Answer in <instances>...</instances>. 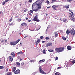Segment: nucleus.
<instances>
[{
  "label": "nucleus",
  "instance_id": "1",
  "mask_svg": "<svg viewBox=\"0 0 75 75\" xmlns=\"http://www.w3.org/2000/svg\"><path fill=\"white\" fill-rule=\"evenodd\" d=\"M42 1L41 0H38L34 3L32 6V9L34 11L36 12L41 8V4Z\"/></svg>",
  "mask_w": 75,
  "mask_h": 75
},
{
  "label": "nucleus",
  "instance_id": "2",
  "mask_svg": "<svg viewBox=\"0 0 75 75\" xmlns=\"http://www.w3.org/2000/svg\"><path fill=\"white\" fill-rule=\"evenodd\" d=\"M64 49L65 48L64 47H56L55 48V52H58V53L61 52H62V51H64Z\"/></svg>",
  "mask_w": 75,
  "mask_h": 75
},
{
  "label": "nucleus",
  "instance_id": "3",
  "mask_svg": "<svg viewBox=\"0 0 75 75\" xmlns=\"http://www.w3.org/2000/svg\"><path fill=\"white\" fill-rule=\"evenodd\" d=\"M71 13H69V18L72 21H75V18H74V13H73V12H71Z\"/></svg>",
  "mask_w": 75,
  "mask_h": 75
},
{
  "label": "nucleus",
  "instance_id": "4",
  "mask_svg": "<svg viewBox=\"0 0 75 75\" xmlns=\"http://www.w3.org/2000/svg\"><path fill=\"white\" fill-rule=\"evenodd\" d=\"M39 71L40 74H44V75H46V74H47L46 73H45V72L43 70H42V68H41V66H40L39 67Z\"/></svg>",
  "mask_w": 75,
  "mask_h": 75
},
{
  "label": "nucleus",
  "instance_id": "5",
  "mask_svg": "<svg viewBox=\"0 0 75 75\" xmlns=\"http://www.w3.org/2000/svg\"><path fill=\"white\" fill-rule=\"evenodd\" d=\"M20 41V40L18 39L16 42H12L10 43L11 45H15L18 42H19Z\"/></svg>",
  "mask_w": 75,
  "mask_h": 75
},
{
  "label": "nucleus",
  "instance_id": "6",
  "mask_svg": "<svg viewBox=\"0 0 75 75\" xmlns=\"http://www.w3.org/2000/svg\"><path fill=\"white\" fill-rule=\"evenodd\" d=\"M52 7L54 10H59V9H57V8H58V5H53Z\"/></svg>",
  "mask_w": 75,
  "mask_h": 75
},
{
  "label": "nucleus",
  "instance_id": "7",
  "mask_svg": "<svg viewBox=\"0 0 75 75\" xmlns=\"http://www.w3.org/2000/svg\"><path fill=\"white\" fill-rule=\"evenodd\" d=\"M34 19H33V21H35L37 22H39L40 20L38 18V16H35L34 17Z\"/></svg>",
  "mask_w": 75,
  "mask_h": 75
},
{
  "label": "nucleus",
  "instance_id": "8",
  "mask_svg": "<svg viewBox=\"0 0 75 75\" xmlns=\"http://www.w3.org/2000/svg\"><path fill=\"white\" fill-rule=\"evenodd\" d=\"M70 33L71 34V35H74L75 34V30L74 29L70 31Z\"/></svg>",
  "mask_w": 75,
  "mask_h": 75
},
{
  "label": "nucleus",
  "instance_id": "9",
  "mask_svg": "<svg viewBox=\"0 0 75 75\" xmlns=\"http://www.w3.org/2000/svg\"><path fill=\"white\" fill-rule=\"evenodd\" d=\"M20 70L19 69H18L14 72L15 74H20Z\"/></svg>",
  "mask_w": 75,
  "mask_h": 75
},
{
  "label": "nucleus",
  "instance_id": "10",
  "mask_svg": "<svg viewBox=\"0 0 75 75\" xmlns=\"http://www.w3.org/2000/svg\"><path fill=\"white\" fill-rule=\"evenodd\" d=\"M21 26H27V23H23L21 24Z\"/></svg>",
  "mask_w": 75,
  "mask_h": 75
},
{
  "label": "nucleus",
  "instance_id": "11",
  "mask_svg": "<svg viewBox=\"0 0 75 75\" xmlns=\"http://www.w3.org/2000/svg\"><path fill=\"white\" fill-rule=\"evenodd\" d=\"M52 45V43H50V42L48 43L46 45V46L47 47H48L49 46H51Z\"/></svg>",
  "mask_w": 75,
  "mask_h": 75
},
{
  "label": "nucleus",
  "instance_id": "12",
  "mask_svg": "<svg viewBox=\"0 0 75 75\" xmlns=\"http://www.w3.org/2000/svg\"><path fill=\"white\" fill-rule=\"evenodd\" d=\"M69 33H70V31L67 29L66 31V34L67 35H68L69 34Z\"/></svg>",
  "mask_w": 75,
  "mask_h": 75
},
{
  "label": "nucleus",
  "instance_id": "13",
  "mask_svg": "<svg viewBox=\"0 0 75 75\" xmlns=\"http://www.w3.org/2000/svg\"><path fill=\"white\" fill-rule=\"evenodd\" d=\"M9 59L10 61L12 62L13 61V57H9Z\"/></svg>",
  "mask_w": 75,
  "mask_h": 75
},
{
  "label": "nucleus",
  "instance_id": "14",
  "mask_svg": "<svg viewBox=\"0 0 75 75\" xmlns=\"http://www.w3.org/2000/svg\"><path fill=\"white\" fill-rule=\"evenodd\" d=\"M66 8V9H67L68 8H69V5L67 4L64 6Z\"/></svg>",
  "mask_w": 75,
  "mask_h": 75
},
{
  "label": "nucleus",
  "instance_id": "15",
  "mask_svg": "<svg viewBox=\"0 0 75 75\" xmlns=\"http://www.w3.org/2000/svg\"><path fill=\"white\" fill-rule=\"evenodd\" d=\"M45 62V59H43L40 60L38 62L39 63L40 62V63H41V62Z\"/></svg>",
  "mask_w": 75,
  "mask_h": 75
},
{
  "label": "nucleus",
  "instance_id": "16",
  "mask_svg": "<svg viewBox=\"0 0 75 75\" xmlns=\"http://www.w3.org/2000/svg\"><path fill=\"white\" fill-rule=\"evenodd\" d=\"M67 50H71V47L70 46H68L67 47Z\"/></svg>",
  "mask_w": 75,
  "mask_h": 75
},
{
  "label": "nucleus",
  "instance_id": "17",
  "mask_svg": "<svg viewBox=\"0 0 75 75\" xmlns=\"http://www.w3.org/2000/svg\"><path fill=\"white\" fill-rule=\"evenodd\" d=\"M54 35H55V37H58V33H57V32H54Z\"/></svg>",
  "mask_w": 75,
  "mask_h": 75
},
{
  "label": "nucleus",
  "instance_id": "18",
  "mask_svg": "<svg viewBox=\"0 0 75 75\" xmlns=\"http://www.w3.org/2000/svg\"><path fill=\"white\" fill-rule=\"evenodd\" d=\"M55 2H56V0H52V1L50 2V3L52 4L54 3H55Z\"/></svg>",
  "mask_w": 75,
  "mask_h": 75
},
{
  "label": "nucleus",
  "instance_id": "19",
  "mask_svg": "<svg viewBox=\"0 0 75 75\" xmlns=\"http://www.w3.org/2000/svg\"><path fill=\"white\" fill-rule=\"evenodd\" d=\"M16 68L15 67H13V72H15V71H16Z\"/></svg>",
  "mask_w": 75,
  "mask_h": 75
},
{
  "label": "nucleus",
  "instance_id": "20",
  "mask_svg": "<svg viewBox=\"0 0 75 75\" xmlns=\"http://www.w3.org/2000/svg\"><path fill=\"white\" fill-rule=\"evenodd\" d=\"M55 75H61V74L59 72H57L55 73Z\"/></svg>",
  "mask_w": 75,
  "mask_h": 75
},
{
  "label": "nucleus",
  "instance_id": "21",
  "mask_svg": "<svg viewBox=\"0 0 75 75\" xmlns=\"http://www.w3.org/2000/svg\"><path fill=\"white\" fill-rule=\"evenodd\" d=\"M16 64L18 66H20V63L18 62H16Z\"/></svg>",
  "mask_w": 75,
  "mask_h": 75
},
{
  "label": "nucleus",
  "instance_id": "22",
  "mask_svg": "<svg viewBox=\"0 0 75 75\" xmlns=\"http://www.w3.org/2000/svg\"><path fill=\"white\" fill-rule=\"evenodd\" d=\"M11 54L13 55V57H15V54H14V52H12Z\"/></svg>",
  "mask_w": 75,
  "mask_h": 75
},
{
  "label": "nucleus",
  "instance_id": "23",
  "mask_svg": "<svg viewBox=\"0 0 75 75\" xmlns=\"http://www.w3.org/2000/svg\"><path fill=\"white\" fill-rule=\"evenodd\" d=\"M6 75H11V72H9L7 73Z\"/></svg>",
  "mask_w": 75,
  "mask_h": 75
},
{
  "label": "nucleus",
  "instance_id": "24",
  "mask_svg": "<svg viewBox=\"0 0 75 75\" xmlns=\"http://www.w3.org/2000/svg\"><path fill=\"white\" fill-rule=\"evenodd\" d=\"M48 51L49 52H52L54 51V50H48Z\"/></svg>",
  "mask_w": 75,
  "mask_h": 75
},
{
  "label": "nucleus",
  "instance_id": "25",
  "mask_svg": "<svg viewBox=\"0 0 75 75\" xmlns=\"http://www.w3.org/2000/svg\"><path fill=\"white\" fill-rule=\"evenodd\" d=\"M62 38L63 39V40H64V41H65L66 40V38L64 36H63L62 37Z\"/></svg>",
  "mask_w": 75,
  "mask_h": 75
},
{
  "label": "nucleus",
  "instance_id": "26",
  "mask_svg": "<svg viewBox=\"0 0 75 75\" xmlns=\"http://www.w3.org/2000/svg\"><path fill=\"white\" fill-rule=\"evenodd\" d=\"M22 54V52H20L17 53V54L19 55V54Z\"/></svg>",
  "mask_w": 75,
  "mask_h": 75
},
{
  "label": "nucleus",
  "instance_id": "27",
  "mask_svg": "<svg viewBox=\"0 0 75 75\" xmlns=\"http://www.w3.org/2000/svg\"><path fill=\"white\" fill-rule=\"evenodd\" d=\"M42 52L44 54H46V53H45V50H43Z\"/></svg>",
  "mask_w": 75,
  "mask_h": 75
},
{
  "label": "nucleus",
  "instance_id": "28",
  "mask_svg": "<svg viewBox=\"0 0 75 75\" xmlns=\"http://www.w3.org/2000/svg\"><path fill=\"white\" fill-rule=\"evenodd\" d=\"M45 40H50V38H48V37H46L45 38Z\"/></svg>",
  "mask_w": 75,
  "mask_h": 75
},
{
  "label": "nucleus",
  "instance_id": "29",
  "mask_svg": "<svg viewBox=\"0 0 75 75\" xmlns=\"http://www.w3.org/2000/svg\"><path fill=\"white\" fill-rule=\"evenodd\" d=\"M4 68V67L3 66H0V69H3Z\"/></svg>",
  "mask_w": 75,
  "mask_h": 75
},
{
  "label": "nucleus",
  "instance_id": "30",
  "mask_svg": "<svg viewBox=\"0 0 75 75\" xmlns=\"http://www.w3.org/2000/svg\"><path fill=\"white\" fill-rule=\"evenodd\" d=\"M13 21V18L12 17L11 18V19L9 20V21L11 22V21Z\"/></svg>",
  "mask_w": 75,
  "mask_h": 75
},
{
  "label": "nucleus",
  "instance_id": "31",
  "mask_svg": "<svg viewBox=\"0 0 75 75\" xmlns=\"http://www.w3.org/2000/svg\"><path fill=\"white\" fill-rule=\"evenodd\" d=\"M40 39H38L37 40V42H38V43H40Z\"/></svg>",
  "mask_w": 75,
  "mask_h": 75
},
{
  "label": "nucleus",
  "instance_id": "32",
  "mask_svg": "<svg viewBox=\"0 0 75 75\" xmlns=\"http://www.w3.org/2000/svg\"><path fill=\"white\" fill-rule=\"evenodd\" d=\"M58 57H56V58L55 59V61H56V60H58Z\"/></svg>",
  "mask_w": 75,
  "mask_h": 75
},
{
  "label": "nucleus",
  "instance_id": "33",
  "mask_svg": "<svg viewBox=\"0 0 75 75\" xmlns=\"http://www.w3.org/2000/svg\"><path fill=\"white\" fill-rule=\"evenodd\" d=\"M4 4H5V1H4L2 2V5H3V6H4Z\"/></svg>",
  "mask_w": 75,
  "mask_h": 75
},
{
  "label": "nucleus",
  "instance_id": "34",
  "mask_svg": "<svg viewBox=\"0 0 75 75\" xmlns=\"http://www.w3.org/2000/svg\"><path fill=\"white\" fill-rule=\"evenodd\" d=\"M30 13H33V10H30L29 12Z\"/></svg>",
  "mask_w": 75,
  "mask_h": 75
},
{
  "label": "nucleus",
  "instance_id": "35",
  "mask_svg": "<svg viewBox=\"0 0 75 75\" xmlns=\"http://www.w3.org/2000/svg\"><path fill=\"white\" fill-rule=\"evenodd\" d=\"M67 21V19H64L63 20V22H66Z\"/></svg>",
  "mask_w": 75,
  "mask_h": 75
},
{
  "label": "nucleus",
  "instance_id": "36",
  "mask_svg": "<svg viewBox=\"0 0 75 75\" xmlns=\"http://www.w3.org/2000/svg\"><path fill=\"white\" fill-rule=\"evenodd\" d=\"M28 11V9H26L25 10H24V12H26V11Z\"/></svg>",
  "mask_w": 75,
  "mask_h": 75
},
{
  "label": "nucleus",
  "instance_id": "37",
  "mask_svg": "<svg viewBox=\"0 0 75 75\" xmlns=\"http://www.w3.org/2000/svg\"><path fill=\"white\" fill-rule=\"evenodd\" d=\"M72 63H73V64H75V60L72 61Z\"/></svg>",
  "mask_w": 75,
  "mask_h": 75
},
{
  "label": "nucleus",
  "instance_id": "38",
  "mask_svg": "<svg viewBox=\"0 0 75 75\" xmlns=\"http://www.w3.org/2000/svg\"><path fill=\"white\" fill-rule=\"evenodd\" d=\"M46 3H47V4H49L50 3V1H47Z\"/></svg>",
  "mask_w": 75,
  "mask_h": 75
},
{
  "label": "nucleus",
  "instance_id": "39",
  "mask_svg": "<svg viewBox=\"0 0 75 75\" xmlns=\"http://www.w3.org/2000/svg\"><path fill=\"white\" fill-rule=\"evenodd\" d=\"M13 23H11L10 24H9L8 25H13Z\"/></svg>",
  "mask_w": 75,
  "mask_h": 75
},
{
  "label": "nucleus",
  "instance_id": "40",
  "mask_svg": "<svg viewBox=\"0 0 75 75\" xmlns=\"http://www.w3.org/2000/svg\"><path fill=\"white\" fill-rule=\"evenodd\" d=\"M28 2L29 3H31L32 2V0H29Z\"/></svg>",
  "mask_w": 75,
  "mask_h": 75
},
{
  "label": "nucleus",
  "instance_id": "41",
  "mask_svg": "<svg viewBox=\"0 0 75 75\" xmlns=\"http://www.w3.org/2000/svg\"><path fill=\"white\" fill-rule=\"evenodd\" d=\"M24 62H23L21 64V65L22 66H23L24 65Z\"/></svg>",
  "mask_w": 75,
  "mask_h": 75
},
{
  "label": "nucleus",
  "instance_id": "42",
  "mask_svg": "<svg viewBox=\"0 0 75 75\" xmlns=\"http://www.w3.org/2000/svg\"><path fill=\"white\" fill-rule=\"evenodd\" d=\"M44 38V37H43V36H41L40 37V38L41 39H42V38Z\"/></svg>",
  "mask_w": 75,
  "mask_h": 75
},
{
  "label": "nucleus",
  "instance_id": "43",
  "mask_svg": "<svg viewBox=\"0 0 75 75\" xmlns=\"http://www.w3.org/2000/svg\"><path fill=\"white\" fill-rule=\"evenodd\" d=\"M28 14L29 15V16H32V14H31V13H28Z\"/></svg>",
  "mask_w": 75,
  "mask_h": 75
},
{
  "label": "nucleus",
  "instance_id": "44",
  "mask_svg": "<svg viewBox=\"0 0 75 75\" xmlns=\"http://www.w3.org/2000/svg\"><path fill=\"white\" fill-rule=\"evenodd\" d=\"M60 68H61V67H59L57 68V69H60Z\"/></svg>",
  "mask_w": 75,
  "mask_h": 75
},
{
  "label": "nucleus",
  "instance_id": "45",
  "mask_svg": "<svg viewBox=\"0 0 75 75\" xmlns=\"http://www.w3.org/2000/svg\"><path fill=\"white\" fill-rule=\"evenodd\" d=\"M35 42V45H38V42Z\"/></svg>",
  "mask_w": 75,
  "mask_h": 75
},
{
  "label": "nucleus",
  "instance_id": "46",
  "mask_svg": "<svg viewBox=\"0 0 75 75\" xmlns=\"http://www.w3.org/2000/svg\"><path fill=\"white\" fill-rule=\"evenodd\" d=\"M8 1H9V0H5V3H7V2H8Z\"/></svg>",
  "mask_w": 75,
  "mask_h": 75
},
{
  "label": "nucleus",
  "instance_id": "47",
  "mask_svg": "<svg viewBox=\"0 0 75 75\" xmlns=\"http://www.w3.org/2000/svg\"><path fill=\"white\" fill-rule=\"evenodd\" d=\"M8 71V69L7 68L6 70V72H7Z\"/></svg>",
  "mask_w": 75,
  "mask_h": 75
},
{
  "label": "nucleus",
  "instance_id": "48",
  "mask_svg": "<svg viewBox=\"0 0 75 75\" xmlns=\"http://www.w3.org/2000/svg\"><path fill=\"white\" fill-rule=\"evenodd\" d=\"M67 1H69V2H70V1H72V0H67Z\"/></svg>",
  "mask_w": 75,
  "mask_h": 75
},
{
  "label": "nucleus",
  "instance_id": "49",
  "mask_svg": "<svg viewBox=\"0 0 75 75\" xmlns=\"http://www.w3.org/2000/svg\"><path fill=\"white\" fill-rule=\"evenodd\" d=\"M4 40H2V41H1V42H4Z\"/></svg>",
  "mask_w": 75,
  "mask_h": 75
},
{
  "label": "nucleus",
  "instance_id": "50",
  "mask_svg": "<svg viewBox=\"0 0 75 75\" xmlns=\"http://www.w3.org/2000/svg\"><path fill=\"white\" fill-rule=\"evenodd\" d=\"M45 42V41H42V43H44V42Z\"/></svg>",
  "mask_w": 75,
  "mask_h": 75
},
{
  "label": "nucleus",
  "instance_id": "51",
  "mask_svg": "<svg viewBox=\"0 0 75 75\" xmlns=\"http://www.w3.org/2000/svg\"><path fill=\"white\" fill-rule=\"evenodd\" d=\"M69 11H70V12H71V13L72 12V11H71V10H70V9L69 10Z\"/></svg>",
  "mask_w": 75,
  "mask_h": 75
},
{
  "label": "nucleus",
  "instance_id": "52",
  "mask_svg": "<svg viewBox=\"0 0 75 75\" xmlns=\"http://www.w3.org/2000/svg\"><path fill=\"white\" fill-rule=\"evenodd\" d=\"M30 62H33V60H30Z\"/></svg>",
  "mask_w": 75,
  "mask_h": 75
},
{
  "label": "nucleus",
  "instance_id": "53",
  "mask_svg": "<svg viewBox=\"0 0 75 75\" xmlns=\"http://www.w3.org/2000/svg\"><path fill=\"white\" fill-rule=\"evenodd\" d=\"M26 37H27V36H25L24 37V38H26Z\"/></svg>",
  "mask_w": 75,
  "mask_h": 75
},
{
  "label": "nucleus",
  "instance_id": "54",
  "mask_svg": "<svg viewBox=\"0 0 75 75\" xmlns=\"http://www.w3.org/2000/svg\"><path fill=\"white\" fill-rule=\"evenodd\" d=\"M50 8V6H49V7H47V8Z\"/></svg>",
  "mask_w": 75,
  "mask_h": 75
},
{
  "label": "nucleus",
  "instance_id": "55",
  "mask_svg": "<svg viewBox=\"0 0 75 75\" xmlns=\"http://www.w3.org/2000/svg\"><path fill=\"white\" fill-rule=\"evenodd\" d=\"M30 21H31V20H28V22H30Z\"/></svg>",
  "mask_w": 75,
  "mask_h": 75
},
{
  "label": "nucleus",
  "instance_id": "56",
  "mask_svg": "<svg viewBox=\"0 0 75 75\" xmlns=\"http://www.w3.org/2000/svg\"><path fill=\"white\" fill-rule=\"evenodd\" d=\"M2 13V12H1V11H0V14H1Z\"/></svg>",
  "mask_w": 75,
  "mask_h": 75
},
{
  "label": "nucleus",
  "instance_id": "57",
  "mask_svg": "<svg viewBox=\"0 0 75 75\" xmlns=\"http://www.w3.org/2000/svg\"><path fill=\"white\" fill-rule=\"evenodd\" d=\"M25 19H26V20H28V18H25Z\"/></svg>",
  "mask_w": 75,
  "mask_h": 75
},
{
  "label": "nucleus",
  "instance_id": "58",
  "mask_svg": "<svg viewBox=\"0 0 75 75\" xmlns=\"http://www.w3.org/2000/svg\"><path fill=\"white\" fill-rule=\"evenodd\" d=\"M16 18H18V16H15Z\"/></svg>",
  "mask_w": 75,
  "mask_h": 75
},
{
  "label": "nucleus",
  "instance_id": "59",
  "mask_svg": "<svg viewBox=\"0 0 75 75\" xmlns=\"http://www.w3.org/2000/svg\"><path fill=\"white\" fill-rule=\"evenodd\" d=\"M5 42H7V40L6 39L5 41Z\"/></svg>",
  "mask_w": 75,
  "mask_h": 75
},
{
  "label": "nucleus",
  "instance_id": "60",
  "mask_svg": "<svg viewBox=\"0 0 75 75\" xmlns=\"http://www.w3.org/2000/svg\"><path fill=\"white\" fill-rule=\"evenodd\" d=\"M21 21V19H20L19 20V21Z\"/></svg>",
  "mask_w": 75,
  "mask_h": 75
},
{
  "label": "nucleus",
  "instance_id": "61",
  "mask_svg": "<svg viewBox=\"0 0 75 75\" xmlns=\"http://www.w3.org/2000/svg\"><path fill=\"white\" fill-rule=\"evenodd\" d=\"M56 70V69H54V72H55L56 71H55Z\"/></svg>",
  "mask_w": 75,
  "mask_h": 75
},
{
  "label": "nucleus",
  "instance_id": "62",
  "mask_svg": "<svg viewBox=\"0 0 75 75\" xmlns=\"http://www.w3.org/2000/svg\"><path fill=\"white\" fill-rule=\"evenodd\" d=\"M35 74V73H33L32 74Z\"/></svg>",
  "mask_w": 75,
  "mask_h": 75
},
{
  "label": "nucleus",
  "instance_id": "63",
  "mask_svg": "<svg viewBox=\"0 0 75 75\" xmlns=\"http://www.w3.org/2000/svg\"><path fill=\"white\" fill-rule=\"evenodd\" d=\"M20 44H21V43H20Z\"/></svg>",
  "mask_w": 75,
  "mask_h": 75
},
{
  "label": "nucleus",
  "instance_id": "64",
  "mask_svg": "<svg viewBox=\"0 0 75 75\" xmlns=\"http://www.w3.org/2000/svg\"><path fill=\"white\" fill-rule=\"evenodd\" d=\"M0 62H1V60H0Z\"/></svg>",
  "mask_w": 75,
  "mask_h": 75
}]
</instances>
